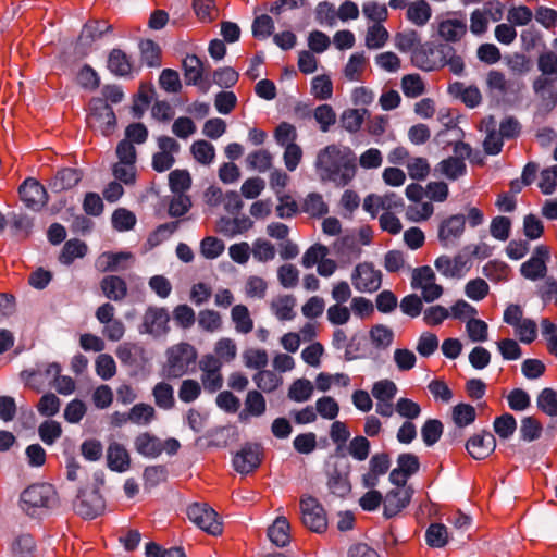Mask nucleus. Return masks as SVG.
Returning a JSON list of instances; mask_svg holds the SVG:
<instances>
[{
    "label": "nucleus",
    "instance_id": "1",
    "mask_svg": "<svg viewBox=\"0 0 557 557\" xmlns=\"http://www.w3.org/2000/svg\"><path fill=\"white\" fill-rule=\"evenodd\" d=\"M315 170L322 182H332L337 187H344L356 175L355 153L348 147L329 145L319 151Z\"/></svg>",
    "mask_w": 557,
    "mask_h": 557
},
{
    "label": "nucleus",
    "instance_id": "2",
    "mask_svg": "<svg viewBox=\"0 0 557 557\" xmlns=\"http://www.w3.org/2000/svg\"><path fill=\"white\" fill-rule=\"evenodd\" d=\"M485 84L490 96L507 103L518 101L527 87L523 78L507 76L499 70L488 71L485 76Z\"/></svg>",
    "mask_w": 557,
    "mask_h": 557
},
{
    "label": "nucleus",
    "instance_id": "3",
    "mask_svg": "<svg viewBox=\"0 0 557 557\" xmlns=\"http://www.w3.org/2000/svg\"><path fill=\"white\" fill-rule=\"evenodd\" d=\"M165 362L162 367L166 379H180L188 373L189 368L196 363L198 352L188 343H178L171 346L165 352Z\"/></svg>",
    "mask_w": 557,
    "mask_h": 557
},
{
    "label": "nucleus",
    "instance_id": "4",
    "mask_svg": "<svg viewBox=\"0 0 557 557\" xmlns=\"http://www.w3.org/2000/svg\"><path fill=\"white\" fill-rule=\"evenodd\" d=\"M57 503L55 490L48 483L33 484L26 487L20 497L21 509L32 517L39 515L44 509L54 507Z\"/></svg>",
    "mask_w": 557,
    "mask_h": 557
},
{
    "label": "nucleus",
    "instance_id": "5",
    "mask_svg": "<svg viewBox=\"0 0 557 557\" xmlns=\"http://www.w3.org/2000/svg\"><path fill=\"white\" fill-rule=\"evenodd\" d=\"M435 274L429 265L416 268L411 273V287L421 290L422 299L433 302L443 295V286L435 282Z\"/></svg>",
    "mask_w": 557,
    "mask_h": 557
},
{
    "label": "nucleus",
    "instance_id": "6",
    "mask_svg": "<svg viewBox=\"0 0 557 557\" xmlns=\"http://www.w3.org/2000/svg\"><path fill=\"white\" fill-rule=\"evenodd\" d=\"M87 122L92 129L109 136L115 128L116 117L112 108L104 100L92 99Z\"/></svg>",
    "mask_w": 557,
    "mask_h": 557
},
{
    "label": "nucleus",
    "instance_id": "7",
    "mask_svg": "<svg viewBox=\"0 0 557 557\" xmlns=\"http://www.w3.org/2000/svg\"><path fill=\"white\" fill-rule=\"evenodd\" d=\"M187 516L193 523L207 533L214 536L222 533V523L218 513L208 504L195 503L190 505L187 508Z\"/></svg>",
    "mask_w": 557,
    "mask_h": 557
},
{
    "label": "nucleus",
    "instance_id": "8",
    "mask_svg": "<svg viewBox=\"0 0 557 557\" xmlns=\"http://www.w3.org/2000/svg\"><path fill=\"white\" fill-rule=\"evenodd\" d=\"M200 370V384L203 389L213 394L222 388L223 375L219 358H213L212 354H206L198 362Z\"/></svg>",
    "mask_w": 557,
    "mask_h": 557
},
{
    "label": "nucleus",
    "instance_id": "9",
    "mask_svg": "<svg viewBox=\"0 0 557 557\" xmlns=\"http://www.w3.org/2000/svg\"><path fill=\"white\" fill-rule=\"evenodd\" d=\"M73 506L81 517L94 519L103 511L104 500L98 491V486H86L78 492Z\"/></svg>",
    "mask_w": 557,
    "mask_h": 557
},
{
    "label": "nucleus",
    "instance_id": "10",
    "mask_svg": "<svg viewBox=\"0 0 557 557\" xmlns=\"http://www.w3.org/2000/svg\"><path fill=\"white\" fill-rule=\"evenodd\" d=\"M351 283L360 293H374L382 285V272L370 262L360 263L351 273Z\"/></svg>",
    "mask_w": 557,
    "mask_h": 557
},
{
    "label": "nucleus",
    "instance_id": "11",
    "mask_svg": "<svg viewBox=\"0 0 557 557\" xmlns=\"http://www.w3.org/2000/svg\"><path fill=\"white\" fill-rule=\"evenodd\" d=\"M404 200L396 193L389 191L384 195L371 194L363 200V209L373 218L380 211L400 212L404 209Z\"/></svg>",
    "mask_w": 557,
    "mask_h": 557
},
{
    "label": "nucleus",
    "instance_id": "12",
    "mask_svg": "<svg viewBox=\"0 0 557 557\" xmlns=\"http://www.w3.org/2000/svg\"><path fill=\"white\" fill-rule=\"evenodd\" d=\"M302 523L314 532H323L327 521L324 509L318 500L311 496H304L300 499Z\"/></svg>",
    "mask_w": 557,
    "mask_h": 557
},
{
    "label": "nucleus",
    "instance_id": "13",
    "mask_svg": "<svg viewBox=\"0 0 557 557\" xmlns=\"http://www.w3.org/2000/svg\"><path fill=\"white\" fill-rule=\"evenodd\" d=\"M262 460V447L259 444H245L233 458V467L240 474L255 471Z\"/></svg>",
    "mask_w": 557,
    "mask_h": 557
},
{
    "label": "nucleus",
    "instance_id": "14",
    "mask_svg": "<svg viewBox=\"0 0 557 557\" xmlns=\"http://www.w3.org/2000/svg\"><path fill=\"white\" fill-rule=\"evenodd\" d=\"M158 148L159 151L152 157V168L157 172H165L173 166L180 144L172 137L161 136L158 138Z\"/></svg>",
    "mask_w": 557,
    "mask_h": 557
},
{
    "label": "nucleus",
    "instance_id": "15",
    "mask_svg": "<svg viewBox=\"0 0 557 557\" xmlns=\"http://www.w3.org/2000/svg\"><path fill=\"white\" fill-rule=\"evenodd\" d=\"M466 219L462 214H455L442 221L438 226V239L443 247L456 246L465 232Z\"/></svg>",
    "mask_w": 557,
    "mask_h": 557
},
{
    "label": "nucleus",
    "instance_id": "16",
    "mask_svg": "<svg viewBox=\"0 0 557 557\" xmlns=\"http://www.w3.org/2000/svg\"><path fill=\"white\" fill-rule=\"evenodd\" d=\"M435 269L445 277L461 278L470 269L469 260L462 255L440 256L434 262Z\"/></svg>",
    "mask_w": 557,
    "mask_h": 557
},
{
    "label": "nucleus",
    "instance_id": "17",
    "mask_svg": "<svg viewBox=\"0 0 557 557\" xmlns=\"http://www.w3.org/2000/svg\"><path fill=\"white\" fill-rule=\"evenodd\" d=\"M549 259V251L545 246L535 248L532 257L521 264V274L531 281L543 278L546 275V262Z\"/></svg>",
    "mask_w": 557,
    "mask_h": 557
},
{
    "label": "nucleus",
    "instance_id": "18",
    "mask_svg": "<svg viewBox=\"0 0 557 557\" xmlns=\"http://www.w3.org/2000/svg\"><path fill=\"white\" fill-rule=\"evenodd\" d=\"M21 199L33 210L41 209L48 201L45 187L35 178H27L18 188Z\"/></svg>",
    "mask_w": 557,
    "mask_h": 557
},
{
    "label": "nucleus",
    "instance_id": "19",
    "mask_svg": "<svg viewBox=\"0 0 557 557\" xmlns=\"http://www.w3.org/2000/svg\"><path fill=\"white\" fill-rule=\"evenodd\" d=\"M496 448L495 436L487 431H482L471 436L466 443V449L469 455L476 459L482 460L488 457Z\"/></svg>",
    "mask_w": 557,
    "mask_h": 557
},
{
    "label": "nucleus",
    "instance_id": "20",
    "mask_svg": "<svg viewBox=\"0 0 557 557\" xmlns=\"http://www.w3.org/2000/svg\"><path fill=\"white\" fill-rule=\"evenodd\" d=\"M169 321L170 315L166 309L149 307L144 313L141 326L146 333L160 336L166 333Z\"/></svg>",
    "mask_w": 557,
    "mask_h": 557
},
{
    "label": "nucleus",
    "instance_id": "21",
    "mask_svg": "<svg viewBox=\"0 0 557 557\" xmlns=\"http://www.w3.org/2000/svg\"><path fill=\"white\" fill-rule=\"evenodd\" d=\"M437 49L431 44H420L418 48L412 51L411 61L414 66L423 71H434L443 67V61H440V54L435 57Z\"/></svg>",
    "mask_w": 557,
    "mask_h": 557
},
{
    "label": "nucleus",
    "instance_id": "22",
    "mask_svg": "<svg viewBox=\"0 0 557 557\" xmlns=\"http://www.w3.org/2000/svg\"><path fill=\"white\" fill-rule=\"evenodd\" d=\"M410 488H397L389 491L384 498V516L392 518L404 509L411 499Z\"/></svg>",
    "mask_w": 557,
    "mask_h": 557
},
{
    "label": "nucleus",
    "instance_id": "23",
    "mask_svg": "<svg viewBox=\"0 0 557 557\" xmlns=\"http://www.w3.org/2000/svg\"><path fill=\"white\" fill-rule=\"evenodd\" d=\"M108 467L115 472H126L131 468V457L127 449L120 443H111L107 450Z\"/></svg>",
    "mask_w": 557,
    "mask_h": 557
},
{
    "label": "nucleus",
    "instance_id": "24",
    "mask_svg": "<svg viewBox=\"0 0 557 557\" xmlns=\"http://www.w3.org/2000/svg\"><path fill=\"white\" fill-rule=\"evenodd\" d=\"M134 446L138 454L147 458H157L163 451L161 440L148 432L137 435L134 441Z\"/></svg>",
    "mask_w": 557,
    "mask_h": 557
},
{
    "label": "nucleus",
    "instance_id": "25",
    "mask_svg": "<svg viewBox=\"0 0 557 557\" xmlns=\"http://www.w3.org/2000/svg\"><path fill=\"white\" fill-rule=\"evenodd\" d=\"M334 252L346 260L358 259L362 252L355 234H347L337 238L333 244Z\"/></svg>",
    "mask_w": 557,
    "mask_h": 557
},
{
    "label": "nucleus",
    "instance_id": "26",
    "mask_svg": "<svg viewBox=\"0 0 557 557\" xmlns=\"http://www.w3.org/2000/svg\"><path fill=\"white\" fill-rule=\"evenodd\" d=\"M103 295L113 301H122L127 296L126 282L116 275L104 276L100 282Z\"/></svg>",
    "mask_w": 557,
    "mask_h": 557
},
{
    "label": "nucleus",
    "instance_id": "27",
    "mask_svg": "<svg viewBox=\"0 0 557 557\" xmlns=\"http://www.w3.org/2000/svg\"><path fill=\"white\" fill-rule=\"evenodd\" d=\"M269 540L278 547L286 546L290 541V525L284 516L277 517L268 529Z\"/></svg>",
    "mask_w": 557,
    "mask_h": 557
},
{
    "label": "nucleus",
    "instance_id": "28",
    "mask_svg": "<svg viewBox=\"0 0 557 557\" xmlns=\"http://www.w3.org/2000/svg\"><path fill=\"white\" fill-rule=\"evenodd\" d=\"M111 30V25L104 21H90L86 23L78 37V45L83 47H90L91 44L99 39L104 33Z\"/></svg>",
    "mask_w": 557,
    "mask_h": 557
},
{
    "label": "nucleus",
    "instance_id": "29",
    "mask_svg": "<svg viewBox=\"0 0 557 557\" xmlns=\"http://www.w3.org/2000/svg\"><path fill=\"white\" fill-rule=\"evenodd\" d=\"M437 32L444 40L456 42L465 36L467 25L461 20L448 18L438 23Z\"/></svg>",
    "mask_w": 557,
    "mask_h": 557
},
{
    "label": "nucleus",
    "instance_id": "30",
    "mask_svg": "<svg viewBox=\"0 0 557 557\" xmlns=\"http://www.w3.org/2000/svg\"><path fill=\"white\" fill-rule=\"evenodd\" d=\"M132 259L129 252H103L97 260L96 267L101 272H114L124 270V262Z\"/></svg>",
    "mask_w": 557,
    "mask_h": 557
},
{
    "label": "nucleus",
    "instance_id": "31",
    "mask_svg": "<svg viewBox=\"0 0 557 557\" xmlns=\"http://www.w3.org/2000/svg\"><path fill=\"white\" fill-rule=\"evenodd\" d=\"M154 405L162 410H171L175 407L173 386L165 382H158L152 388Z\"/></svg>",
    "mask_w": 557,
    "mask_h": 557
},
{
    "label": "nucleus",
    "instance_id": "32",
    "mask_svg": "<svg viewBox=\"0 0 557 557\" xmlns=\"http://www.w3.org/2000/svg\"><path fill=\"white\" fill-rule=\"evenodd\" d=\"M504 62L510 73V77L523 78L532 70L530 58L520 52L506 55Z\"/></svg>",
    "mask_w": 557,
    "mask_h": 557
},
{
    "label": "nucleus",
    "instance_id": "33",
    "mask_svg": "<svg viewBox=\"0 0 557 557\" xmlns=\"http://www.w3.org/2000/svg\"><path fill=\"white\" fill-rule=\"evenodd\" d=\"M406 16L416 26H424L432 16V9L425 0H416L408 3Z\"/></svg>",
    "mask_w": 557,
    "mask_h": 557
},
{
    "label": "nucleus",
    "instance_id": "34",
    "mask_svg": "<svg viewBox=\"0 0 557 557\" xmlns=\"http://www.w3.org/2000/svg\"><path fill=\"white\" fill-rule=\"evenodd\" d=\"M296 299L292 295H280L270 304L271 311L281 321L292 320L295 317Z\"/></svg>",
    "mask_w": 557,
    "mask_h": 557
},
{
    "label": "nucleus",
    "instance_id": "35",
    "mask_svg": "<svg viewBox=\"0 0 557 557\" xmlns=\"http://www.w3.org/2000/svg\"><path fill=\"white\" fill-rule=\"evenodd\" d=\"M108 69L116 76H127L132 73L133 64L124 51L113 49L108 58Z\"/></svg>",
    "mask_w": 557,
    "mask_h": 557
},
{
    "label": "nucleus",
    "instance_id": "36",
    "mask_svg": "<svg viewBox=\"0 0 557 557\" xmlns=\"http://www.w3.org/2000/svg\"><path fill=\"white\" fill-rule=\"evenodd\" d=\"M533 90L543 100H547L552 106H555L557 103V76H539L533 82Z\"/></svg>",
    "mask_w": 557,
    "mask_h": 557
},
{
    "label": "nucleus",
    "instance_id": "37",
    "mask_svg": "<svg viewBox=\"0 0 557 557\" xmlns=\"http://www.w3.org/2000/svg\"><path fill=\"white\" fill-rule=\"evenodd\" d=\"M82 180V173L76 169H63L59 171L51 182L54 191H63L76 186Z\"/></svg>",
    "mask_w": 557,
    "mask_h": 557
},
{
    "label": "nucleus",
    "instance_id": "38",
    "mask_svg": "<svg viewBox=\"0 0 557 557\" xmlns=\"http://www.w3.org/2000/svg\"><path fill=\"white\" fill-rule=\"evenodd\" d=\"M487 135L483 141L484 150L488 154H498L502 151L503 140L505 139L500 132L496 129V122L493 116H490L486 121Z\"/></svg>",
    "mask_w": 557,
    "mask_h": 557
},
{
    "label": "nucleus",
    "instance_id": "39",
    "mask_svg": "<svg viewBox=\"0 0 557 557\" xmlns=\"http://www.w3.org/2000/svg\"><path fill=\"white\" fill-rule=\"evenodd\" d=\"M301 211L311 218H321L329 212V205L321 194L310 193L301 203Z\"/></svg>",
    "mask_w": 557,
    "mask_h": 557
},
{
    "label": "nucleus",
    "instance_id": "40",
    "mask_svg": "<svg viewBox=\"0 0 557 557\" xmlns=\"http://www.w3.org/2000/svg\"><path fill=\"white\" fill-rule=\"evenodd\" d=\"M183 70L184 79L187 85H197L200 83L203 74V64L197 55H187L183 60Z\"/></svg>",
    "mask_w": 557,
    "mask_h": 557
},
{
    "label": "nucleus",
    "instance_id": "41",
    "mask_svg": "<svg viewBox=\"0 0 557 557\" xmlns=\"http://www.w3.org/2000/svg\"><path fill=\"white\" fill-rule=\"evenodd\" d=\"M313 392L314 386L311 381L308 379H297L290 384L287 396L295 403H305L312 397Z\"/></svg>",
    "mask_w": 557,
    "mask_h": 557
},
{
    "label": "nucleus",
    "instance_id": "42",
    "mask_svg": "<svg viewBox=\"0 0 557 557\" xmlns=\"http://www.w3.org/2000/svg\"><path fill=\"white\" fill-rule=\"evenodd\" d=\"M237 344L230 337H222L214 344L213 358L220 359V364L230 363L237 356Z\"/></svg>",
    "mask_w": 557,
    "mask_h": 557
},
{
    "label": "nucleus",
    "instance_id": "43",
    "mask_svg": "<svg viewBox=\"0 0 557 557\" xmlns=\"http://www.w3.org/2000/svg\"><path fill=\"white\" fill-rule=\"evenodd\" d=\"M466 170L467 166L465 161H462L461 158L454 157H448L447 159L442 160L436 166V171L451 181L465 175Z\"/></svg>",
    "mask_w": 557,
    "mask_h": 557
},
{
    "label": "nucleus",
    "instance_id": "44",
    "mask_svg": "<svg viewBox=\"0 0 557 557\" xmlns=\"http://www.w3.org/2000/svg\"><path fill=\"white\" fill-rule=\"evenodd\" d=\"M154 418L156 410L149 404H136L128 411L129 422L136 425H148Z\"/></svg>",
    "mask_w": 557,
    "mask_h": 557
},
{
    "label": "nucleus",
    "instance_id": "45",
    "mask_svg": "<svg viewBox=\"0 0 557 557\" xmlns=\"http://www.w3.org/2000/svg\"><path fill=\"white\" fill-rule=\"evenodd\" d=\"M232 320L235 324V330L238 333L247 334L253 329V321L250 318L249 310L244 305H236L231 311Z\"/></svg>",
    "mask_w": 557,
    "mask_h": 557
},
{
    "label": "nucleus",
    "instance_id": "46",
    "mask_svg": "<svg viewBox=\"0 0 557 557\" xmlns=\"http://www.w3.org/2000/svg\"><path fill=\"white\" fill-rule=\"evenodd\" d=\"M437 54H440V61H443V66L448 65L454 74H461L463 72V60L455 53L454 48L447 45H441L437 48Z\"/></svg>",
    "mask_w": 557,
    "mask_h": 557
},
{
    "label": "nucleus",
    "instance_id": "47",
    "mask_svg": "<svg viewBox=\"0 0 557 557\" xmlns=\"http://www.w3.org/2000/svg\"><path fill=\"white\" fill-rule=\"evenodd\" d=\"M52 377L53 381L61 374V366L57 362L38 366L37 370H25L21 373L22 379L32 387H35V379L39 374Z\"/></svg>",
    "mask_w": 557,
    "mask_h": 557
},
{
    "label": "nucleus",
    "instance_id": "48",
    "mask_svg": "<svg viewBox=\"0 0 557 557\" xmlns=\"http://www.w3.org/2000/svg\"><path fill=\"white\" fill-rule=\"evenodd\" d=\"M450 534L447 527L442 523H432L426 532L425 540L431 547H444L449 541Z\"/></svg>",
    "mask_w": 557,
    "mask_h": 557
},
{
    "label": "nucleus",
    "instance_id": "49",
    "mask_svg": "<svg viewBox=\"0 0 557 557\" xmlns=\"http://www.w3.org/2000/svg\"><path fill=\"white\" fill-rule=\"evenodd\" d=\"M253 382L259 389L271 393L283 383V379L273 371L260 370L253 375Z\"/></svg>",
    "mask_w": 557,
    "mask_h": 557
},
{
    "label": "nucleus",
    "instance_id": "50",
    "mask_svg": "<svg viewBox=\"0 0 557 557\" xmlns=\"http://www.w3.org/2000/svg\"><path fill=\"white\" fill-rule=\"evenodd\" d=\"M251 255L256 261L265 263L275 258L276 249L271 242L263 238H257L252 243Z\"/></svg>",
    "mask_w": 557,
    "mask_h": 557
},
{
    "label": "nucleus",
    "instance_id": "51",
    "mask_svg": "<svg viewBox=\"0 0 557 557\" xmlns=\"http://www.w3.org/2000/svg\"><path fill=\"white\" fill-rule=\"evenodd\" d=\"M475 419V409L468 404H459L453 408V420L456 424V432L460 433V429L471 424Z\"/></svg>",
    "mask_w": 557,
    "mask_h": 557
},
{
    "label": "nucleus",
    "instance_id": "52",
    "mask_svg": "<svg viewBox=\"0 0 557 557\" xmlns=\"http://www.w3.org/2000/svg\"><path fill=\"white\" fill-rule=\"evenodd\" d=\"M388 38L387 29L382 24L376 23L367 30L366 46L369 49H380L387 42Z\"/></svg>",
    "mask_w": 557,
    "mask_h": 557
},
{
    "label": "nucleus",
    "instance_id": "53",
    "mask_svg": "<svg viewBox=\"0 0 557 557\" xmlns=\"http://www.w3.org/2000/svg\"><path fill=\"white\" fill-rule=\"evenodd\" d=\"M395 47L401 52H411L420 45V35L417 30L408 29L397 33L394 38Z\"/></svg>",
    "mask_w": 557,
    "mask_h": 557
},
{
    "label": "nucleus",
    "instance_id": "54",
    "mask_svg": "<svg viewBox=\"0 0 557 557\" xmlns=\"http://www.w3.org/2000/svg\"><path fill=\"white\" fill-rule=\"evenodd\" d=\"M368 113L366 109H348L341 115L343 127L349 133H356L360 129L364 115Z\"/></svg>",
    "mask_w": 557,
    "mask_h": 557
},
{
    "label": "nucleus",
    "instance_id": "55",
    "mask_svg": "<svg viewBox=\"0 0 557 557\" xmlns=\"http://www.w3.org/2000/svg\"><path fill=\"white\" fill-rule=\"evenodd\" d=\"M366 55L362 52H357L350 55L345 69L344 75L348 81H359L366 69Z\"/></svg>",
    "mask_w": 557,
    "mask_h": 557
},
{
    "label": "nucleus",
    "instance_id": "56",
    "mask_svg": "<svg viewBox=\"0 0 557 557\" xmlns=\"http://www.w3.org/2000/svg\"><path fill=\"white\" fill-rule=\"evenodd\" d=\"M87 251V246L79 239H71L65 243L60 255V261L71 264L76 258H82Z\"/></svg>",
    "mask_w": 557,
    "mask_h": 557
},
{
    "label": "nucleus",
    "instance_id": "57",
    "mask_svg": "<svg viewBox=\"0 0 557 557\" xmlns=\"http://www.w3.org/2000/svg\"><path fill=\"white\" fill-rule=\"evenodd\" d=\"M434 212V207L431 202H413L406 208V218L411 222L426 221Z\"/></svg>",
    "mask_w": 557,
    "mask_h": 557
},
{
    "label": "nucleus",
    "instance_id": "58",
    "mask_svg": "<svg viewBox=\"0 0 557 557\" xmlns=\"http://www.w3.org/2000/svg\"><path fill=\"white\" fill-rule=\"evenodd\" d=\"M372 344L380 349H386L394 339V332L386 325L376 324L370 331Z\"/></svg>",
    "mask_w": 557,
    "mask_h": 557
},
{
    "label": "nucleus",
    "instance_id": "59",
    "mask_svg": "<svg viewBox=\"0 0 557 557\" xmlns=\"http://www.w3.org/2000/svg\"><path fill=\"white\" fill-rule=\"evenodd\" d=\"M169 185L173 194H185L191 186V177L187 170H174L169 174Z\"/></svg>",
    "mask_w": 557,
    "mask_h": 557
},
{
    "label": "nucleus",
    "instance_id": "60",
    "mask_svg": "<svg viewBox=\"0 0 557 557\" xmlns=\"http://www.w3.org/2000/svg\"><path fill=\"white\" fill-rule=\"evenodd\" d=\"M539 409L549 417L557 416V393L553 388H544L537 396Z\"/></svg>",
    "mask_w": 557,
    "mask_h": 557
},
{
    "label": "nucleus",
    "instance_id": "61",
    "mask_svg": "<svg viewBox=\"0 0 557 557\" xmlns=\"http://www.w3.org/2000/svg\"><path fill=\"white\" fill-rule=\"evenodd\" d=\"M268 289L267 281L258 275H249L246 278L244 292L248 298L262 299Z\"/></svg>",
    "mask_w": 557,
    "mask_h": 557
},
{
    "label": "nucleus",
    "instance_id": "62",
    "mask_svg": "<svg viewBox=\"0 0 557 557\" xmlns=\"http://www.w3.org/2000/svg\"><path fill=\"white\" fill-rule=\"evenodd\" d=\"M190 151L194 158L201 164H210L215 157V149L212 144L206 140H197L191 147Z\"/></svg>",
    "mask_w": 557,
    "mask_h": 557
},
{
    "label": "nucleus",
    "instance_id": "63",
    "mask_svg": "<svg viewBox=\"0 0 557 557\" xmlns=\"http://www.w3.org/2000/svg\"><path fill=\"white\" fill-rule=\"evenodd\" d=\"M202 388V385L194 379L183 380L178 388V398L186 404L193 403L201 395Z\"/></svg>",
    "mask_w": 557,
    "mask_h": 557
},
{
    "label": "nucleus",
    "instance_id": "64",
    "mask_svg": "<svg viewBox=\"0 0 557 557\" xmlns=\"http://www.w3.org/2000/svg\"><path fill=\"white\" fill-rule=\"evenodd\" d=\"M401 89L409 98L421 96L424 90V83L419 74H407L401 78Z\"/></svg>",
    "mask_w": 557,
    "mask_h": 557
}]
</instances>
